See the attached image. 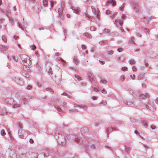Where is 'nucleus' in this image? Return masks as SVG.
I'll return each instance as SVG.
<instances>
[{"label":"nucleus","instance_id":"45","mask_svg":"<svg viewBox=\"0 0 158 158\" xmlns=\"http://www.w3.org/2000/svg\"><path fill=\"white\" fill-rule=\"evenodd\" d=\"M149 19H150V18H145L144 19V22L145 23H148V21H149Z\"/></svg>","mask_w":158,"mask_h":158},{"label":"nucleus","instance_id":"53","mask_svg":"<svg viewBox=\"0 0 158 158\" xmlns=\"http://www.w3.org/2000/svg\"><path fill=\"white\" fill-rule=\"evenodd\" d=\"M132 70L133 71L135 72L137 70V68L135 66H133L132 67Z\"/></svg>","mask_w":158,"mask_h":158},{"label":"nucleus","instance_id":"26","mask_svg":"<svg viewBox=\"0 0 158 158\" xmlns=\"http://www.w3.org/2000/svg\"><path fill=\"white\" fill-rule=\"evenodd\" d=\"M74 140L75 142H77L78 143L80 142V139L78 138L77 136H75L74 138Z\"/></svg>","mask_w":158,"mask_h":158},{"label":"nucleus","instance_id":"35","mask_svg":"<svg viewBox=\"0 0 158 158\" xmlns=\"http://www.w3.org/2000/svg\"><path fill=\"white\" fill-rule=\"evenodd\" d=\"M55 108L57 109V110H58V111L61 112H62V110L60 107L58 106H55Z\"/></svg>","mask_w":158,"mask_h":158},{"label":"nucleus","instance_id":"64","mask_svg":"<svg viewBox=\"0 0 158 158\" xmlns=\"http://www.w3.org/2000/svg\"><path fill=\"white\" fill-rule=\"evenodd\" d=\"M118 22H119V19H115L114 21V24H116L118 23Z\"/></svg>","mask_w":158,"mask_h":158},{"label":"nucleus","instance_id":"19","mask_svg":"<svg viewBox=\"0 0 158 158\" xmlns=\"http://www.w3.org/2000/svg\"><path fill=\"white\" fill-rule=\"evenodd\" d=\"M56 59H57V60H58V61H60V60H61L62 63V64H63L64 65L66 64V61H65L63 59H62L61 58H60V57H59L57 58Z\"/></svg>","mask_w":158,"mask_h":158},{"label":"nucleus","instance_id":"49","mask_svg":"<svg viewBox=\"0 0 158 158\" xmlns=\"http://www.w3.org/2000/svg\"><path fill=\"white\" fill-rule=\"evenodd\" d=\"M80 84L82 86H85L87 85V83L85 82H81Z\"/></svg>","mask_w":158,"mask_h":158},{"label":"nucleus","instance_id":"39","mask_svg":"<svg viewBox=\"0 0 158 158\" xmlns=\"http://www.w3.org/2000/svg\"><path fill=\"white\" fill-rule=\"evenodd\" d=\"M1 134L2 135H6V133L4 130H2L1 131Z\"/></svg>","mask_w":158,"mask_h":158},{"label":"nucleus","instance_id":"29","mask_svg":"<svg viewBox=\"0 0 158 158\" xmlns=\"http://www.w3.org/2000/svg\"><path fill=\"white\" fill-rule=\"evenodd\" d=\"M85 36L89 38H91V36L90 34L89 33H85Z\"/></svg>","mask_w":158,"mask_h":158},{"label":"nucleus","instance_id":"20","mask_svg":"<svg viewBox=\"0 0 158 158\" xmlns=\"http://www.w3.org/2000/svg\"><path fill=\"white\" fill-rule=\"evenodd\" d=\"M73 61L76 64H77L79 63V60L78 59L76 56L74 57L73 58Z\"/></svg>","mask_w":158,"mask_h":158},{"label":"nucleus","instance_id":"1","mask_svg":"<svg viewBox=\"0 0 158 158\" xmlns=\"http://www.w3.org/2000/svg\"><path fill=\"white\" fill-rule=\"evenodd\" d=\"M91 8L93 13L96 15V17L91 16L88 14H85V15L89 18L88 20H89L93 22H96L98 19L99 20L100 19L98 11L97 9H95L94 6H92Z\"/></svg>","mask_w":158,"mask_h":158},{"label":"nucleus","instance_id":"51","mask_svg":"<svg viewBox=\"0 0 158 158\" xmlns=\"http://www.w3.org/2000/svg\"><path fill=\"white\" fill-rule=\"evenodd\" d=\"M96 28L94 27H91L90 28V30L91 31H94L95 30Z\"/></svg>","mask_w":158,"mask_h":158},{"label":"nucleus","instance_id":"63","mask_svg":"<svg viewBox=\"0 0 158 158\" xmlns=\"http://www.w3.org/2000/svg\"><path fill=\"white\" fill-rule=\"evenodd\" d=\"M144 106L148 110H150V107L149 106L146 104H145L144 105Z\"/></svg>","mask_w":158,"mask_h":158},{"label":"nucleus","instance_id":"28","mask_svg":"<svg viewBox=\"0 0 158 158\" xmlns=\"http://www.w3.org/2000/svg\"><path fill=\"white\" fill-rule=\"evenodd\" d=\"M75 77L79 81L81 80H82V78L78 75H75Z\"/></svg>","mask_w":158,"mask_h":158},{"label":"nucleus","instance_id":"21","mask_svg":"<svg viewBox=\"0 0 158 158\" xmlns=\"http://www.w3.org/2000/svg\"><path fill=\"white\" fill-rule=\"evenodd\" d=\"M6 128L7 130L8 135H9V136H10L11 139H14V137L11 135L10 133V130L9 128H7V127H6Z\"/></svg>","mask_w":158,"mask_h":158},{"label":"nucleus","instance_id":"4","mask_svg":"<svg viewBox=\"0 0 158 158\" xmlns=\"http://www.w3.org/2000/svg\"><path fill=\"white\" fill-rule=\"evenodd\" d=\"M87 76L89 81L92 82H95L94 76L92 72L89 71L87 73Z\"/></svg>","mask_w":158,"mask_h":158},{"label":"nucleus","instance_id":"25","mask_svg":"<svg viewBox=\"0 0 158 158\" xmlns=\"http://www.w3.org/2000/svg\"><path fill=\"white\" fill-rule=\"evenodd\" d=\"M69 112H76L78 111V110L75 108L69 110Z\"/></svg>","mask_w":158,"mask_h":158},{"label":"nucleus","instance_id":"7","mask_svg":"<svg viewBox=\"0 0 158 158\" xmlns=\"http://www.w3.org/2000/svg\"><path fill=\"white\" fill-rule=\"evenodd\" d=\"M52 64L49 62L47 63L46 64V69L47 71H48L49 73H50L51 74H52V69L51 67Z\"/></svg>","mask_w":158,"mask_h":158},{"label":"nucleus","instance_id":"52","mask_svg":"<svg viewBox=\"0 0 158 158\" xmlns=\"http://www.w3.org/2000/svg\"><path fill=\"white\" fill-rule=\"evenodd\" d=\"M135 62L134 60H130L129 63L130 64H134L135 63Z\"/></svg>","mask_w":158,"mask_h":158},{"label":"nucleus","instance_id":"14","mask_svg":"<svg viewBox=\"0 0 158 158\" xmlns=\"http://www.w3.org/2000/svg\"><path fill=\"white\" fill-rule=\"evenodd\" d=\"M74 107H79L80 108H82L84 110H86L88 108V107L86 106L83 105H76Z\"/></svg>","mask_w":158,"mask_h":158},{"label":"nucleus","instance_id":"48","mask_svg":"<svg viewBox=\"0 0 158 158\" xmlns=\"http://www.w3.org/2000/svg\"><path fill=\"white\" fill-rule=\"evenodd\" d=\"M125 79L124 76L122 75L120 76V80L121 81H123Z\"/></svg>","mask_w":158,"mask_h":158},{"label":"nucleus","instance_id":"42","mask_svg":"<svg viewBox=\"0 0 158 158\" xmlns=\"http://www.w3.org/2000/svg\"><path fill=\"white\" fill-rule=\"evenodd\" d=\"M123 19H119L118 23L120 25L122 26L123 24Z\"/></svg>","mask_w":158,"mask_h":158},{"label":"nucleus","instance_id":"10","mask_svg":"<svg viewBox=\"0 0 158 158\" xmlns=\"http://www.w3.org/2000/svg\"><path fill=\"white\" fill-rule=\"evenodd\" d=\"M8 47L7 46L2 45H0V49L3 52L7 51L8 50Z\"/></svg>","mask_w":158,"mask_h":158},{"label":"nucleus","instance_id":"22","mask_svg":"<svg viewBox=\"0 0 158 158\" xmlns=\"http://www.w3.org/2000/svg\"><path fill=\"white\" fill-rule=\"evenodd\" d=\"M27 100V99L25 97H23L21 99V103L24 104L26 102Z\"/></svg>","mask_w":158,"mask_h":158},{"label":"nucleus","instance_id":"18","mask_svg":"<svg viewBox=\"0 0 158 158\" xmlns=\"http://www.w3.org/2000/svg\"><path fill=\"white\" fill-rule=\"evenodd\" d=\"M81 131L83 133H87L88 131V129L87 127H84L81 128Z\"/></svg>","mask_w":158,"mask_h":158},{"label":"nucleus","instance_id":"44","mask_svg":"<svg viewBox=\"0 0 158 158\" xmlns=\"http://www.w3.org/2000/svg\"><path fill=\"white\" fill-rule=\"evenodd\" d=\"M9 21L12 24H14V21L12 17H10Z\"/></svg>","mask_w":158,"mask_h":158},{"label":"nucleus","instance_id":"59","mask_svg":"<svg viewBox=\"0 0 158 158\" xmlns=\"http://www.w3.org/2000/svg\"><path fill=\"white\" fill-rule=\"evenodd\" d=\"M113 53V52L112 51H110L108 52V54L109 55H112Z\"/></svg>","mask_w":158,"mask_h":158},{"label":"nucleus","instance_id":"15","mask_svg":"<svg viewBox=\"0 0 158 158\" xmlns=\"http://www.w3.org/2000/svg\"><path fill=\"white\" fill-rule=\"evenodd\" d=\"M123 102L124 104L128 106L132 105L133 104V102H131L129 100H124Z\"/></svg>","mask_w":158,"mask_h":158},{"label":"nucleus","instance_id":"55","mask_svg":"<svg viewBox=\"0 0 158 158\" xmlns=\"http://www.w3.org/2000/svg\"><path fill=\"white\" fill-rule=\"evenodd\" d=\"M91 0H87L86 2V3L87 5H89L91 3Z\"/></svg>","mask_w":158,"mask_h":158},{"label":"nucleus","instance_id":"2","mask_svg":"<svg viewBox=\"0 0 158 158\" xmlns=\"http://www.w3.org/2000/svg\"><path fill=\"white\" fill-rule=\"evenodd\" d=\"M21 59L23 64L25 66H27L28 63H30V60L28 59V56L26 55H22L21 56Z\"/></svg>","mask_w":158,"mask_h":158},{"label":"nucleus","instance_id":"8","mask_svg":"<svg viewBox=\"0 0 158 158\" xmlns=\"http://www.w3.org/2000/svg\"><path fill=\"white\" fill-rule=\"evenodd\" d=\"M41 7V6L40 5L36 3L34 6V10L36 12H39L40 11Z\"/></svg>","mask_w":158,"mask_h":158},{"label":"nucleus","instance_id":"57","mask_svg":"<svg viewBox=\"0 0 158 158\" xmlns=\"http://www.w3.org/2000/svg\"><path fill=\"white\" fill-rule=\"evenodd\" d=\"M31 49L32 50H34L36 48L35 46L34 45H31L30 46Z\"/></svg>","mask_w":158,"mask_h":158},{"label":"nucleus","instance_id":"62","mask_svg":"<svg viewBox=\"0 0 158 158\" xmlns=\"http://www.w3.org/2000/svg\"><path fill=\"white\" fill-rule=\"evenodd\" d=\"M111 11L109 10H107L106 11V14L108 15L110 14Z\"/></svg>","mask_w":158,"mask_h":158},{"label":"nucleus","instance_id":"31","mask_svg":"<svg viewBox=\"0 0 158 158\" xmlns=\"http://www.w3.org/2000/svg\"><path fill=\"white\" fill-rule=\"evenodd\" d=\"M20 107V105L18 104H13V107L14 108H18Z\"/></svg>","mask_w":158,"mask_h":158},{"label":"nucleus","instance_id":"61","mask_svg":"<svg viewBox=\"0 0 158 158\" xmlns=\"http://www.w3.org/2000/svg\"><path fill=\"white\" fill-rule=\"evenodd\" d=\"M61 8H62L64 9V5L63 2H61Z\"/></svg>","mask_w":158,"mask_h":158},{"label":"nucleus","instance_id":"34","mask_svg":"<svg viewBox=\"0 0 158 158\" xmlns=\"http://www.w3.org/2000/svg\"><path fill=\"white\" fill-rule=\"evenodd\" d=\"M50 3L51 6V7L52 8L54 6V4H56V1H52Z\"/></svg>","mask_w":158,"mask_h":158},{"label":"nucleus","instance_id":"3","mask_svg":"<svg viewBox=\"0 0 158 158\" xmlns=\"http://www.w3.org/2000/svg\"><path fill=\"white\" fill-rule=\"evenodd\" d=\"M18 134L19 137L22 139L26 138L28 135V133L23 130H19Z\"/></svg>","mask_w":158,"mask_h":158},{"label":"nucleus","instance_id":"23","mask_svg":"<svg viewBox=\"0 0 158 158\" xmlns=\"http://www.w3.org/2000/svg\"><path fill=\"white\" fill-rule=\"evenodd\" d=\"M142 124L145 127H148L147 122L145 120H143L142 122Z\"/></svg>","mask_w":158,"mask_h":158},{"label":"nucleus","instance_id":"56","mask_svg":"<svg viewBox=\"0 0 158 158\" xmlns=\"http://www.w3.org/2000/svg\"><path fill=\"white\" fill-rule=\"evenodd\" d=\"M32 88V86L30 85H28L26 87V89H31Z\"/></svg>","mask_w":158,"mask_h":158},{"label":"nucleus","instance_id":"13","mask_svg":"<svg viewBox=\"0 0 158 158\" xmlns=\"http://www.w3.org/2000/svg\"><path fill=\"white\" fill-rule=\"evenodd\" d=\"M14 80L16 82L20 85H22L23 84V81H21L18 77H15Z\"/></svg>","mask_w":158,"mask_h":158},{"label":"nucleus","instance_id":"12","mask_svg":"<svg viewBox=\"0 0 158 158\" xmlns=\"http://www.w3.org/2000/svg\"><path fill=\"white\" fill-rule=\"evenodd\" d=\"M149 97V95L148 93H146L145 94H141L139 95V97L141 99H143L145 98H148Z\"/></svg>","mask_w":158,"mask_h":158},{"label":"nucleus","instance_id":"41","mask_svg":"<svg viewBox=\"0 0 158 158\" xmlns=\"http://www.w3.org/2000/svg\"><path fill=\"white\" fill-rule=\"evenodd\" d=\"M18 26L22 30L24 31V28L23 26L20 24V23H18Z\"/></svg>","mask_w":158,"mask_h":158},{"label":"nucleus","instance_id":"24","mask_svg":"<svg viewBox=\"0 0 158 158\" xmlns=\"http://www.w3.org/2000/svg\"><path fill=\"white\" fill-rule=\"evenodd\" d=\"M43 4L44 6H47L48 5V1L46 0H44L43 2Z\"/></svg>","mask_w":158,"mask_h":158},{"label":"nucleus","instance_id":"46","mask_svg":"<svg viewBox=\"0 0 158 158\" xmlns=\"http://www.w3.org/2000/svg\"><path fill=\"white\" fill-rule=\"evenodd\" d=\"M124 6V4L123 3V4L120 7H119V10H120L123 11Z\"/></svg>","mask_w":158,"mask_h":158},{"label":"nucleus","instance_id":"33","mask_svg":"<svg viewBox=\"0 0 158 158\" xmlns=\"http://www.w3.org/2000/svg\"><path fill=\"white\" fill-rule=\"evenodd\" d=\"M61 135H60L59 134H56L55 135V137L58 140L60 138V136Z\"/></svg>","mask_w":158,"mask_h":158},{"label":"nucleus","instance_id":"58","mask_svg":"<svg viewBox=\"0 0 158 158\" xmlns=\"http://www.w3.org/2000/svg\"><path fill=\"white\" fill-rule=\"evenodd\" d=\"M117 12H115L114 14L110 16V17L111 18V19L114 18L115 17V15H117Z\"/></svg>","mask_w":158,"mask_h":158},{"label":"nucleus","instance_id":"11","mask_svg":"<svg viewBox=\"0 0 158 158\" xmlns=\"http://www.w3.org/2000/svg\"><path fill=\"white\" fill-rule=\"evenodd\" d=\"M5 102L6 103L9 104L13 105L14 104V100L12 98L6 99L5 100Z\"/></svg>","mask_w":158,"mask_h":158},{"label":"nucleus","instance_id":"36","mask_svg":"<svg viewBox=\"0 0 158 158\" xmlns=\"http://www.w3.org/2000/svg\"><path fill=\"white\" fill-rule=\"evenodd\" d=\"M2 110H3V111H1L0 113V114H3L5 113H6V109L5 108H2Z\"/></svg>","mask_w":158,"mask_h":158},{"label":"nucleus","instance_id":"16","mask_svg":"<svg viewBox=\"0 0 158 158\" xmlns=\"http://www.w3.org/2000/svg\"><path fill=\"white\" fill-rule=\"evenodd\" d=\"M71 8L73 10V12L77 14H78L80 11L79 9L78 8H73L71 7Z\"/></svg>","mask_w":158,"mask_h":158},{"label":"nucleus","instance_id":"40","mask_svg":"<svg viewBox=\"0 0 158 158\" xmlns=\"http://www.w3.org/2000/svg\"><path fill=\"white\" fill-rule=\"evenodd\" d=\"M99 104L106 105L107 104V102L106 101L103 100Z\"/></svg>","mask_w":158,"mask_h":158},{"label":"nucleus","instance_id":"27","mask_svg":"<svg viewBox=\"0 0 158 158\" xmlns=\"http://www.w3.org/2000/svg\"><path fill=\"white\" fill-rule=\"evenodd\" d=\"M2 40L5 43L7 42V38L6 36L5 35H3L2 37Z\"/></svg>","mask_w":158,"mask_h":158},{"label":"nucleus","instance_id":"38","mask_svg":"<svg viewBox=\"0 0 158 158\" xmlns=\"http://www.w3.org/2000/svg\"><path fill=\"white\" fill-rule=\"evenodd\" d=\"M82 64L84 65H86L88 64V61L86 60H85L83 61Z\"/></svg>","mask_w":158,"mask_h":158},{"label":"nucleus","instance_id":"37","mask_svg":"<svg viewBox=\"0 0 158 158\" xmlns=\"http://www.w3.org/2000/svg\"><path fill=\"white\" fill-rule=\"evenodd\" d=\"M125 147L126 152L127 153H129L130 151V148L129 147L126 146H125Z\"/></svg>","mask_w":158,"mask_h":158},{"label":"nucleus","instance_id":"54","mask_svg":"<svg viewBox=\"0 0 158 158\" xmlns=\"http://www.w3.org/2000/svg\"><path fill=\"white\" fill-rule=\"evenodd\" d=\"M18 126L19 127L20 129H21V130H22V129L23 127L22 126V124H21L20 123H18Z\"/></svg>","mask_w":158,"mask_h":158},{"label":"nucleus","instance_id":"50","mask_svg":"<svg viewBox=\"0 0 158 158\" xmlns=\"http://www.w3.org/2000/svg\"><path fill=\"white\" fill-rule=\"evenodd\" d=\"M104 31L106 33H109L110 32V30L108 29H105L104 30Z\"/></svg>","mask_w":158,"mask_h":158},{"label":"nucleus","instance_id":"32","mask_svg":"<svg viewBox=\"0 0 158 158\" xmlns=\"http://www.w3.org/2000/svg\"><path fill=\"white\" fill-rule=\"evenodd\" d=\"M134 38L133 37H131L129 40V42L130 43H132L134 44H135L134 41Z\"/></svg>","mask_w":158,"mask_h":158},{"label":"nucleus","instance_id":"6","mask_svg":"<svg viewBox=\"0 0 158 158\" xmlns=\"http://www.w3.org/2000/svg\"><path fill=\"white\" fill-rule=\"evenodd\" d=\"M65 140L64 136L62 135H60V138L58 140V143L61 145H64L65 144Z\"/></svg>","mask_w":158,"mask_h":158},{"label":"nucleus","instance_id":"60","mask_svg":"<svg viewBox=\"0 0 158 158\" xmlns=\"http://www.w3.org/2000/svg\"><path fill=\"white\" fill-rule=\"evenodd\" d=\"M127 68L126 67H123L122 68V69L123 71H125L127 70Z\"/></svg>","mask_w":158,"mask_h":158},{"label":"nucleus","instance_id":"5","mask_svg":"<svg viewBox=\"0 0 158 158\" xmlns=\"http://www.w3.org/2000/svg\"><path fill=\"white\" fill-rule=\"evenodd\" d=\"M131 2L132 4V7L134 8V11L136 12H138L140 10V7L138 5L134 2L133 0H132Z\"/></svg>","mask_w":158,"mask_h":158},{"label":"nucleus","instance_id":"9","mask_svg":"<svg viewBox=\"0 0 158 158\" xmlns=\"http://www.w3.org/2000/svg\"><path fill=\"white\" fill-rule=\"evenodd\" d=\"M63 9L60 8L58 9V10L59 17L62 19H63L64 17V15L63 14Z\"/></svg>","mask_w":158,"mask_h":158},{"label":"nucleus","instance_id":"17","mask_svg":"<svg viewBox=\"0 0 158 158\" xmlns=\"http://www.w3.org/2000/svg\"><path fill=\"white\" fill-rule=\"evenodd\" d=\"M107 3L112 4V6H115L116 5V2L115 1L113 0H108L107 1Z\"/></svg>","mask_w":158,"mask_h":158},{"label":"nucleus","instance_id":"43","mask_svg":"<svg viewBox=\"0 0 158 158\" xmlns=\"http://www.w3.org/2000/svg\"><path fill=\"white\" fill-rule=\"evenodd\" d=\"M100 82L103 84H106L107 82L105 80H102L100 81Z\"/></svg>","mask_w":158,"mask_h":158},{"label":"nucleus","instance_id":"47","mask_svg":"<svg viewBox=\"0 0 158 158\" xmlns=\"http://www.w3.org/2000/svg\"><path fill=\"white\" fill-rule=\"evenodd\" d=\"M61 95H65L67 96L68 98H69V95H68L66 93L63 92L61 94Z\"/></svg>","mask_w":158,"mask_h":158},{"label":"nucleus","instance_id":"30","mask_svg":"<svg viewBox=\"0 0 158 158\" xmlns=\"http://www.w3.org/2000/svg\"><path fill=\"white\" fill-rule=\"evenodd\" d=\"M46 89L47 91H49L52 94L53 93V90L50 88H47Z\"/></svg>","mask_w":158,"mask_h":158}]
</instances>
